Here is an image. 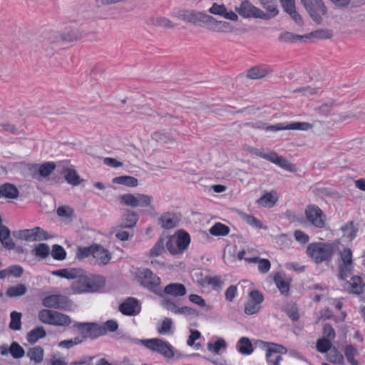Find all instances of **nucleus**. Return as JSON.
<instances>
[{
	"label": "nucleus",
	"mask_w": 365,
	"mask_h": 365,
	"mask_svg": "<svg viewBox=\"0 0 365 365\" xmlns=\"http://www.w3.org/2000/svg\"><path fill=\"white\" fill-rule=\"evenodd\" d=\"M83 335V339H96L106 334V330L96 323H77L75 324Z\"/></svg>",
	"instance_id": "f8f14e48"
},
{
	"label": "nucleus",
	"mask_w": 365,
	"mask_h": 365,
	"mask_svg": "<svg viewBox=\"0 0 365 365\" xmlns=\"http://www.w3.org/2000/svg\"><path fill=\"white\" fill-rule=\"evenodd\" d=\"M158 332L161 335L171 334L173 333V321L170 318H165L159 327Z\"/></svg>",
	"instance_id": "8fccbe9b"
},
{
	"label": "nucleus",
	"mask_w": 365,
	"mask_h": 365,
	"mask_svg": "<svg viewBox=\"0 0 365 365\" xmlns=\"http://www.w3.org/2000/svg\"><path fill=\"white\" fill-rule=\"evenodd\" d=\"M66 300V297L61 295H50L43 299L42 304L48 308H61V304Z\"/></svg>",
	"instance_id": "c756f323"
},
{
	"label": "nucleus",
	"mask_w": 365,
	"mask_h": 365,
	"mask_svg": "<svg viewBox=\"0 0 365 365\" xmlns=\"http://www.w3.org/2000/svg\"><path fill=\"white\" fill-rule=\"evenodd\" d=\"M273 70L270 66L266 65L256 66L248 70L247 76L251 79H260L271 73Z\"/></svg>",
	"instance_id": "412c9836"
},
{
	"label": "nucleus",
	"mask_w": 365,
	"mask_h": 365,
	"mask_svg": "<svg viewBox=\"0 0 365 365\" xmlns=\"http://www.w3.org/2000/svg\"><path fill=\"white\" fill-rule=\"evenodd\" d=\"M248 301L260 305L264 301L263 294L258 290H252L249 294Z\"/></svg>",
	"instance_id": "774afa93"
},
{
	"label": "nucleus",
	"mask_w": 365,
	"mask_h": 365,
	"mask_svg": "<svg viewBox=\"0 0 365 365\" xmlns=\"http://www.w3.org/2000/svg\"><path fill=\"white\" fill-rule=\"evenodd\" d=\"M26 356L36 364H40L43 359V349L41 346H35L28 350Z\"/></svg>",
	"instance_id": "4c0bfd02"
},
{
	"label": "nucleus",
	"mask_w": 365,
	"mask_h": 365,
	"mask_svg": "<svg viewBox=\"0 0 365 365\" xmlns=\"http://www.w3.org/2000/svg\"><path fill=\"white\" fill-rule=\"evenodd\" d=\"M51 256L57 260H63L66 257V252L63 247L59 245L52 246Z\"/></svg>",
	"instance_id": "4d7b16f0"
},
{
	"label": "nucleus",
	"mask_w": 365,
	"mask_h": 365,
	"mask_svg": "<svg viewBox=\"0 0 365 365\" xmlns=\"http://www.w3.org/2000/svg\"><path fill=\"white\" fill-rule=\"evenodd\" d=\"M268 348L266 352V357L269 359L273 354H286L287 349L282 345L273 343H267Z\"/></svg>",
	"instance_id": "de8ad7c7"
},
{
	"label": "nucleus",
	"mask_w": 365,
	"mask_h": 365,
	"mask_svg": "<svg viewBox=\"0 0 365 365\" xmlns=\"http://www.w3.org/2000/svg\"><path fill=\"white\" fill-rule=\"evenodd\" d=\"M175 245H177L178 248L179 249L180 253H181L182 251L185 250L190 242V237L188 233L182 231L180 232L176 238H175Z\"/></svg>",
	"instance_id": "72a5a7b5"
},
{
	"label": "nucleus",
	"mask_w": 365,
	"mask_h": 365,
	"mask_svg": "<svg viewBox=\"0 0 365 365\" xmlns=\"http://www.w3.org/2000/svg\"><path fill=\"white\" fill-rule=\"evenodd\" d=\"M161 294L158 295L162 298H164L165 295L173 297H182L186 294V288L184 284L180 283H170L163 290L161 289Z\"/></svg>",
	"instance_id": "6ab92c4d"
},
{
	"label": "nucleus",
	"mask_w": 365,
	"mask_h": 365,
	"mask_svg": "<svg viewBox=\"0 0 365 365\" xmlns=\"http://www.w3.org/2000/svg\"><path fill=\"white\" fill-rule=\"evenodd\" d=\"M9 353L14 359H21L25 355V350L16 341H13L9 346Z\"/></svg>",
	"instance_id": "603ef678"
},
{
	"label": "nucleus",
	"mask_w": 365,
	"mask_h": 365,
	"mask_svg": "<svg viewBox=\"0 0 365 365\" xmlns=\"http://www.w3.org/2000/svg\"><path fill=\"white\" fill-rule=\"evenodd\" d=\"M136 279L138 283L144 288L155 293V294H161L160 279L150 269L143 268L139 269Z\"/></svg>",
	"instance_id": "7ed1b4c3"
},
{
	"label": "nucleus",
	"mask_w": 365,
	"mask_h": 365,
	"mask_svg": "<svg viewBox=\"0 0 365 365\" xmlns=\"http://www.w3.org/2000/svg\"><path fill=\"white\" fill-rule=\"evenodd\" d=\"M138 341L148 349L155 351L165 357L173 358L175 355L172 345L163 339L153 338L150 339H140Z\"/></svg>",
	"instance_id": "20e7f679"
},
{
	"label": "nucleus",
	"mask_w": 365,
	"mask_h": 365,
	"mask_svg": "<svg viewBox=\"0 0 365 365\" xmlns=\"http://www.w3.org/2000/svg\"><path fill=\"white\" fill-rule=\"evenodd\" d=\"M205 15V13L186 9H177L172 13L173 16L197 26H202Z\"/></svg>",
	"instance_id": "6e6552de"
},
{
	"label": "nucleus",
	"mask_w": 365,
	"mask_h": 365,
	"mask_svg": "<svg viewBox=\"0 0 365 365\" xmlns=\"http://www.w3.org/2000/svg\"><path fill=\"white\" fill-rule=\"evenodd\" d=\"M259 2L261 6L266 10V12L261 10L262 14H259V19L268 20L278 14L277 0H259Z\"/></svg>",
	"instance_id": "f3484780"
},
{
	"label": "nucleus",
	"mask_w": 365,
	"mask_h": 365,
	"mask_svg": "<svg viewBox=\"0 0 365 365\" xmlns=\"http://www.w3.org/2000/svg\"><path fill=\"white\" fill-rule=\"evenodd\" d=\"M19 195V190L14 184L6 182L0 185V198L16 199Z\"/></svg>",
	"instance_id": "bb28decb"
},
{
	"label": "nucleus",
	"mask_w": 365,
	"mask_h": 365,
	"mask_svg": "<svg viewBox=\"0 0 365 365\" xmlns=\"http://www.w3.org/2000/svg\"><path fill=\"white\" fill-rule=\"evenodd\" d=\"M334 252V245L329 242H313L307 249V255L317 264L330 259Z\"/></svg>",
	"instance_id": "f03ea898"
},
{
	"label": "nucleus",
	"mask_w": 365,
	"mask_h": 365,
	"mask_svg": "<svg viewBox=\"0 0 365 365\" xmlns=\"http://www.w3.org/2000/svg\"><path fill=\"white\" fill-rule=\"evenodd\" d=\"M278 201V197L273 192H266L257 200V203L265 207H272Z\"/></svg>",
	"instance_id": "2f4dec72"
},
{
	"label": "nucleus",
	"mask_w": 365,
	"mask_h": 365,
	"mask_svg": "<svg viewBox=\"0 0 365 365\" xmlns=\"http://www.w3.org/2000/svg\"><path fill=\"white\" fill-rule=\"evenodd\" d=\"M138 220V214L134 211L128 210L123 215L118 227L121 229L133 228L136 225Z\"/></svg>",
	"instance_id": "5701e85b"
},
{
	"label": "nucleus",
	"mask_w": 365,
	"mask_h": 365,
	"mask_svg": "<svg viewBox=\"0 0 365 365\" xmlns=\"http://www.w3.org/2000/svg\"><path fill=\"white\" fill-rule=\"evenodd\" d=\"M59 34L61 41L66 43L77 41L82 37V33L76 28H66Z\"/></svg>",
	"instance_id": "a878e982"
},
{
	"label": "nucleus",
	"mask_w": 365,
	"mask_h": 365,
	"mask_svg": "<svg viewBox=\"0 0 365 365\" xmlns=\"http://www.w3.org/2000/svg\"><path fill=\"white\" fill-rule=\"evenodd\" d=\"M350 285L351 292L354 294H359L364 292L362 279L359 276H354L351 279Z\"/></svg>",
	"instance_id": "6e6d98bb"
},
{
	"label": "nucleus",
	"mask_w": 365,
	"mask_h": 365,
	"mask_svg": "<svg viewBox=\"0 0 365 365\" xmlns=\"http://www.w3.org/2000/svg\"><path fill=\"white\" fill-rule=\"evenodd\" d=\"M261 305L247 301L245 304V313L247 315H252L258 313L260 310Z\"/></svg>",
	"instance_id": "0e129e2a"
},
{
	"label": "nucleus",
	"mask_w": 365,
	"mask_h": 365,
	"mask_svg": "<svg viewBox=\"0 0 365 365\" xmlns=\"http://www.w3.org/2000/svg\"><path fill=\"white\" fill-rule=\"evenodd\" d=\"M119 310L124 315L134 316L140 312V308L135 298L129 297L120 305Z\"/></svg>",
	"instance_id": "a211bd4d"
},
{
	"label": "nucleus",
	"mask_w": 365,
	"mask_h": 365,
	"mask_svg": "<svg viewBox=\"0 0 365 365\" xmlns=\"http://www.w3.org/2000/svg\"><path fill=\"white\" fill-rule=\"evenodd\" d=\"M160 305L165 308V309L175 313L178 314L179 307L176 305V304L171 299L163 298V299L160 302Z\"/></svg>",
	"instance_id": "680f3d73"
},
{
	"label": "nucleus",
	"mask_w": 365,
	"mask_h": 365,
	"mask_svg": "<svg viewBox=\"0 0 365 365\" xmlns=\"http://www.w3.org/2000/svg\"><path fill=\"white\" fill-rule=\"evenodd\" d=\"M312 128V125L308 123L304 122H296L287 124L286 125L282 123H277L273 125H267L264 130L267 131L276 132L279 130H307Z\"/></svg>",
	"instance_id": "2eb2a0df"
},
{
	"label": "nucleus",
	"mask_w": 365,
	"mask_h": 365,
	"mask_svg": "<svg viewBox=\"0 0 365 365\" xmlns=\"http://www.w3.org/2000/svg\"><path fill=\"white\" fill-rule=\"evenodd\" d=\"M26 291L27 288L25 284H19L15 286L9 287L6 292V294L9 297H21L24 295Z\"/></svg>",
	"instance_id": "79ce46f5"
},
{
	"label": "nucleus",
	"mask_w": 365,
	"mask_h": 365,
	"mask_svg": "<svg viewBox=\"0 0 365 365\" xmlns=\"http://www.w3.org/2000/svg\"><path fill=\"white\" fill-rule=\"evenodd\" d=\"M305 38H309V36L297 35L289 31L281 33L278 38L279 41L282 43H294Z\"/></svg>",
	"instance_id": "f704fd0d"
},
{
	"label": "nucleus",
	"mask_w": 365,
	"mask_h": 365,
	"mask_svg": "<svg viewBox=\"0 0 365 365\" xmlns=\"http://www.w3.org/2000/svg\"><path fill=\"white\" fill-rule=\"evenodd\" d=\"M10 318L9 329L14 331L21 330L22 314L16 311H13L10 314Z\"/></svg>",
	"instance_id": "37998d69"
},
{
	"label": "nucleus",
	"mask_w": 365,
	"mask_h": 365,
	"mask_svg": "<svg viewBox=\"0 0 365 365\" xmlns=\"http://www.w3.org/2000/svg\"><path fill=\"white\" fill-rule=\"evenodd\" d=\"M93 257L96 259V262L98 264L106 265L110 261L111 254L103 247L95 244Z\"/></svg>",
	"instance_id": "aec40b11"
},
{
	"label": "nucleus",
	"mask_w": 365,
	"mask_h": 365,
	"mask_svg": "<svg viewBox=\"0 0 365 365\" xmlns=\"http://www.w3.org/2000/svg\"><path fill=\"white\" fill-rule=\"evenodd\" d=\"M274 281L281 294L287 296L289 292V287L292 279L288 278L284 274L278 272L275 274L274 277Z\"/></svg>",
	"instance_id": "b1692460"
},
{
	"label": "nucleus",
	"mask_w": 365,
	"mask_h": 365,
	"mask_svg": "<svg viewBox=\"0 0 365 365\" xmlns=\"http://www.w3.org/2000/svg\"><path fill=\"white\" fill-rule=\"evenodd\" d=\"M237 347L238 351L245 355L251 354L253 351L251 341L247 337H242L237 342Z\"/></svg>",
	"instance_id": "58836bf2"
},
{
	"label": "nucleus",
	"mask_w": 365,
	"mask_h": 365,
	"mask_svg": "<svg viewBox=\"0 0 365 365\" xmlns=\"http://www.w3.org/2000/svg\"><path fill=\"white\" fill-rule=\"evenodd\" d=\"M94 249H95V244L91 245L90 247H78L77 252H76V257H77V258H78L80 259H83L86 258L91 255L93 256Z\"/></svg>",
	"instance_id": "052dcab7"
},
{
	"label": "nucleus",
	"mask_w": 365,
	"mask_h": 365,
	"mask_svg": "<svg viewBox=\"0 0 365 365\" xmlns=\"http://www.w3.org/2000/svg\"><path fill=\"white\" fill-rule=\"evenodd\" d=\"M56 169V164L53 162H47L38 165L37 170L38 174L34 176L35 178L40 180L41 178L49 176Z\"/></svg>",
	"instance_id": "473e14b6"
},
{
	"label": "nucleus",
	"mask_w": 365,
	"mask_h": 365,
	"mask_svg": "<svg viewBox=\"0 0 365 365\" xmlns=\"http://www.w3.org/2000/svg\"><path fill=\"white\" fill-rule=\"evenodd\" d=\"M50 252V247L47 244L39 243L35 245L31 250V254L39 259H43L48 257Z\"/></svg>",
	"instance_id": "c9c22d12"
},
{
	"label": "nucleus",
	"mask_w": 365,
	"mask_h": 365,
	"mask_svg": "<svg viewBox=\"0 0 365 365\" xmlns=\"http://www.w3.org/2000/svg\"><path fill=\"white\" fill-rule=\"evenodd\" d=\"M307 220L317 228H323L325 226L326 216L323 211L316 205H309L305 209Z\"/></svg>",
	"instance_id": "9d476101"
},
{
	"label": "nucleus",
	"mask_w": 365,
	"mask_h": 365,
	"mask_svg": "<svg viewBox=\"0 0 365 365\" xmlns=\"http://www.w3.org/2000/svg\"><path fill=\"white\" fill-rule=\"evenodd\" d=\"M327 359L331 363L334 364L343 365L344 364V356L334 346L330 350Z\"/></svg>",
	"instance_id": "49530a36"
},
{
	"label": "nucleus",
	"mask_w": 365,
	"mask_h": 365,
	"mask_svg": "<svg viewBox=\"0 0 365 365\" xmlns=\"http://www.w3.org/2000/svg\"><path fill=\"white\" fill-rule=\"evenodd\" d=\"M316 347L319 352L324 354L330 351L334 346H332L330 340L326 338H322L317 341Z\"/></svg>",
	"instance_id": "864d4df0"
},
{
	"label": "nucleus",
	"mask_w": 365,
	"mask_h": 365,
	"mask_svg": "<svg viewBox=\"0 0 365 365\" xmlns=\"http://www.w3.org/2000/svg\"><path fill=\"white\" fill-rule=\"evenodd\" d=\"M305 36H309V38L314 37L318 39H329L332 38L333 32L330 29H319Z\"/></svg>",
	"instance_id": "3c124183"
},
{
	"label": "nucleus",
	"mask_w": 365,
	"mask_h": 365,
	"mask_svg": "<svg viewBox=\"0 0 365 365\" xmlns=\"http://www.w3.org/2000/svg\"><path fill=\"white\" fill-rule=\"evenodd\" d=\"M159 222L164 229H172L177 226L176 220L173 214L167 212L163 214L159 219Z\"/></svg>",
	"instance_id": "ea45409f"
},
{
	"label": "nucleus",
	"mask_w": 365,
	"mask_h": 365,
	"mask_svg": "<svg viewBox=\"0 0 365 365\" xmlns=\"http://www.w3.org/2000/svg\"><path fill=\"white\" fill-rule=\"evenodd\" d=\"M63 173L67 182L72 185L73 186H77L80 185L82 181H83V179H81L75 169L69 168H65Z\"/></svg>",
	"instance_id": "7c9ffc66"
},
{
	"label": "nucleus",
	"mask_w": 365,
	"mask_h": 365,
	"mask_svg": "<svg viewBox=\"0 0 365 365\" xmlns=\"http://www.w3.org/2000/svg\"><path fill=\"white\" fill-rule=\"evenodd\" d=\"M341 263L339 265V278L342 280L353 273L352 252L349 248H344L340 252Z\"/></svg>",
	"instance_id": "9b49d317"
},
{
	"label": "nucleus",
	"mask_w": 365,
	"mask_h": 365,
	"mask_svg": "<svg viewBox=\"0 0 365 365\" xmlns=\"http://www.w3.org/2000/svg\"><path fill=\"white\" fill-rule=\"evenodd\" d=\"M341 231L343 237L346 238L348 241H352L356 237L359 228L355 226L353 221H349L341 227Z\"/></svg>",
	"instance_id": "c85d7f7f"
},
{
	"label": "nucleus",
	"mask_w": 365,
	"mask_h": 365,
	"mask_svg": "<svg viewBox=\"0 0 365 365\" xmlns=\"http://www.w3.org/2000/svg\"><path fill=\"white\" fill-rule=\"evenodd\" d=\"M82 273V269L80 268H66L64 269V278L68 279H75Z\"/></svg>",
	"instance_id": "338daca9"
},
{
	"label": "nucleus",
	"mask_w": 365,
	"mask_h": 365,
	"mask_svg": "<svg viewBox=\"0 0 365 365\" xmlns=\"http://www.w3.org/2000/svg\"><path fill=\"white\" fill-rule=\"evenodd\" d=\"M119 198L126 206L153 209L152 206L153 197L148 195L127 193L120 195Z\"/></svg>",
	"instance_id": "39448f33"
},
{
	"label": "nucleus",
	"mask_w": 365,
	"mask_h": 365,
	"mask_svg": "<svg viewBox=\"0 0 365 365\" xmlns=\"http://www.w3.org/2000/svg\"><path fill=\"white\" fill-rule=\"evenodd\" d=\"M71 284V289L75 294L98 292L104 284L101 278L90 277L83 269Z\"/></svg>",
	"instance_id": "f257e3e1"
},
{
	"label": "nucleus",
	"mask_w": 365,
	"mask_h": 365,
	"mask_svg": "<svg viewBox=\"0 0 365 365\" xmlns=\"http://www.w3.org/2000/svg\"><path fill=\"white\" fill-rule=\"evenodd\" d=\"M210 233L214 236H225L228 235L230 228L220 222L215 223L210 229Z\"/></svg>",
	"instance_id": "09e8293b"
},
{
	"label": "nucleus",
	"mask_w": 365,
	"mask_h": 365,
	"mask_svg": "<svg viewBox=\"0 0 365 365\" xmlns=\"http://www.w3.org/2000/svg\"><path fill=\"white\" fill-rule=\"evenodd\" d=\"M312 20L317 24L322 22V15L327 13V9L322 0H300Z\"/></svg>",
	"instance_id": "423d86ee"
},
{
	"label": "nucleus",
	"mask_w": 365,
	"mask_h": 365,
	"mask_svg": "<svg viewBox=\"0 0 365 365\" xmlns=\"http://www.w3.org/2000/svg\"><path fill=\"white\" fill-rule=\"evenodd\" d=\"M71 322L70 317L64 314L54 312L53 318L51 322L52 325L56 326H68Z\"/></svg>",
	"instance_id": "c03bdc74"
},
{
	"label": "nucleus",
	"mask_w": 365,
	"mask_h": 365,
	"mask_svg": "<svg viewBox=\"0 0 365 365\" xmlns=\"http://www.w3.org/2000/svg\"><path fill=\"white\" fill-rule=\"evenodd\" d=\"M165 238L161 237L150 250V256L152 257H158L165 252Z\"/></svg>",
	"instance_id": "5fc2aeb1"
},
{
	"label": "nucleus",
	"mask_w": 365,
	"mask_h": 365,
	"mask_svg": "<svg viewBox=\"0 0 365 365\" xmlns=\"http://www.w3.org/2000/svg\"><path fill=\"white\" fill-rule=\"evenodd\" d=\"M113 182L115 184L124 185L128 187H136L138 185L137 178L133 176L122 175L113 179Z\"/></svg>",
	"instance_id": "a19ab883"
},
{
	"label": "nucleus",
	"mask_w": 365,
	"mask_h": 365,
	"mask_svg": "<svg viewBox=\"0 0 365 365\" xmlns=\"http://www.w3.org/2000/svg\"><path fill=\"white\" fill-rule=\"evenodd\" d=\"M46 335V331L43 327H38L31 330L26 336L27 341L33 344H35L39 339L45 337Z\"/></svg>",
	"instance_id": "e433bc0d"
},
{
	"label": "nucleus",
	"mask_w": 365,
	"mask_h": 365,
	"mask_svg": "<svg viewBox=\"0 0 365 365\" xmlns=\"http://www.w3.org/2000/svg\"><path fill=\"white\" fill-rule=\"evenodd\" d=\"M147 24L150 26H153L155 27H161L165 29H172L175 27V24L172 22L169 19L158 16V17H151L147 20Z\"/></svg>",
	"instance_id": "cd10ccee"
},
{
	"label": "nucleus",
	"mask_w": 365,
	"mask_h": 365,
	"mask_svg": "<svg viewBox=\"0 0 365 365\" xmlns=\"http://www.w3.org/2000/svg\"><path fill=\"white\" fill-rule=\"evenodd\" d=\"M15 237L27 242L44 241L51 238L48 232L40 227L19 230L14 233Z\"/></svg>",
	"instance_id": "0eeeda50"
},
{
	"label": "nucleus",
	"mask_w": 365,
	"mask_h": 365,
	"mask_svg": "<svg viewBox=\"0 0 365 365\" xmlns=\"http://www.w3.org/2000/svg\"><path fill=\"white\" fill-rule=\"evenodd\" d=\"M282 5L287 13L298 25L303 24L302 18L295 9L294 0H281Z\"/></svg>",
	"instance_id": "393cba45"
},
{
	"label": "nucleus",
	"mask_w": 365,
	"mask_h": 365,
	"mask_svg": "<svg viewBox=\"0 0 365 365\" xmlns=\"http://www.w3.org/2000/svg\"><path fill=\"white\" fill-rule=\"evenodd\" d=\"M336 7L341 9L351 7H356L357 5L351 0H329Z\"/></svg>",
	"instance_id": "69168bd1"
},
{
	"label": "nucleus",
	"mask_w": 365,
	"mask_h": 365,
	"mask_svg": "<svg viewBox=\"0 0 365 365\" xmlns=\"http://www.w3.org/2000/svg\"><path fill=\"white\" fill-rule=\"evenodd\" d=\"M208 11L213 15L220 16L230 21H237L238 20L237 14L232 11H227L223 4L213 3Z\"/></svg>",
	"instance_id": "dca6fc26"
},
{
	"label": "nucleus",
	"mask_w": 365,
	"mask_h": 365,
	"mask_svg": "<svg viewBox=\"0 0 365 365\" xmlns=\"http://www.w3.org/2000/svg\"><path fill=\"white\" fill-rule=\"evenodd\" d=\"M236 11L244 18H259L261 9L252 5L249 1H243L239 6L235 7Z\"/></svg>",
	"instance_id": "4468645a"
},
{
	"label": "nucleus",
	"mask_w": 365,
	"mask_h": 365,
	"mask_svg": "<svg viewBox=\"0 0 365 365\" xmlns=\"http://www.w3.org/2000/svg\"><path fill=\"white\" fill-rule=\"evenodd\" d=\"M268 160L287 171H297V168L294 166V165L290 163L286 158L279 155L275 152H270V156H268Z\"/></svg>",
	"instance_id": "4be33fe9"
},
{
	"label": "nucleus",
	"mask_w": 365,
	"mask_h": 365,
	"mask_svg": "<svg viewBox=\"0 0 365 365\" xmlns=\"http://www.w3.org/2000/svg\"><path fill=\"white\" fill-rule=\"evenodd\" d=\"M227 344L225 339L220 338L214 344L209 342L207 344V349L216 354L219 353L221 348H226Z\"/></svg>",
	"instance_id": "bf43d9fd"
},
{
	"label": "nucleus",
	"mask_w": 365,
	"mask_h": 365,
	"mask_svg": "<svg viewBox=\"0 0 365 365\" xmlns=\"http://www.w3.org/2000/svg\"><path fill=\"white\" fill-rule=\"evenodd\" d=\"M43 38L42 46L47 53V55H53L56 46L61 41L59 32H46L43 34Z\"/></svg>",
	"instance_id": "ddd939ff"
},
{
	"label": "nucleus",
	"mask_w": 365,
	"mask_h": 365,
	"mask_svg": "<svg viewBox=\"0 0 365 365\" xmlns=\"http://www.w3.org/2000/svg\"><path fill=\"white\" fill-rule=\"evenodd\" d=\"M54 312L50 309H42L38 313V319L44 324H51Z\"/></svg>",
	"instance_id": "13d9d810"
},
{
	"label": "nucleus",
	"mask_w": 365,
	"mask_h": 365,
	"mask_svg": "<svg viewBox=\"0 0 365 365\" xmlns=\"http://www.w3.org/2000/svg\"><path fill=\"white\" fill-rule=\"evenodd\" d=\"M242 216L244 220L250 226L257 229L263 228L262 222L255 217L247 214H244Z\"/></svg>",
	"instance_id": "e2e57ef3"
},
{
	"label": "nucleus",
	"mask_w": 365,
	"mask_h": 365,
	"mask_svg": "<svg viewBox=\"0 0 365 365\" xmlns=\"http://www.w3.org/2000/svg\"><path fill=\"white\" fill-rule=\"evenodd\" d=\"M202 26L209 31L216 33H232L235 31L234 26L229 22L217 21L213 16L206 14Z\"/></svg>",
	"instance_id": "1a4fd4ad"
},
{
	"label": "nucleus",
	"mask_w": 365,
	"mask_h": 365,
	"mask_svg": "<svg viewBox=\"0 0 365 365\" xmlns=\"http://www.w3.org/2000/svg\"><path fill=\"white\" fill-rule=\"evenodd\" d=\"M344 355L351 365H359L355 356L358 354V350L352 345L348 344L344 347Z\"/></svg>",
	"instance_id": "a18cd8bd"
}]
</instances>
